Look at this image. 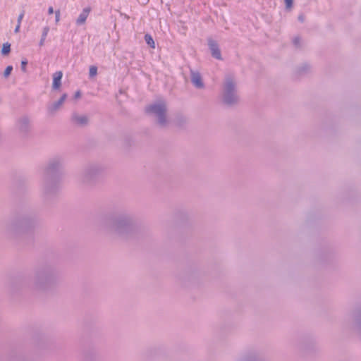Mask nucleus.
<instances>
[{
	"label": "nucleus",
	"instance_id": "obj_10",
	"mask_svg": "<svg viewBox=\"0 0 361 361\" xmlns=\"http://www.w3.org/2000/svg\"><path fill=\"white\" fill-rule=\"evenodd\" d=\"M75 121L80 124H83L87 122V118L85 117H75Z\"/></svg>",
	"mask_w": 361,
	"mask_h": 361
},
{
	"label": "nucleus",
	"instance_id": "obj_14",
	"mask_svg": "<svg viewBox=\"0 0 361 361\" xmlns=\"http://www.w3.org/2000/svg\"><path fill=\"white\" fill-rule=\"evenodd\" d=\"M45 39V29L43 30L42 34V38L39 42V45L42 46L44 43V40Z\"/></svg>",
	"mask_w": 361,
	"mask_h": 361
},
{
	"label": "nucleus",
	"instance_id": "obj_3",
	"mask_svg": "<svg viewBox=\"0 0 361 361\" xmlns=\"http://www.w3.org/2000/svg\"><path fill=\"white\" fill-rule=\"evenodd\" d=\"M90 12V8H85L83 9L82 12L80 14L78 18L76 20L77 24L82 25L85 23L86 21L89 13Z\"/></svg>",
	"mask_w": 361,
	"mask_h": 361
},
{
	"label": "nucleus",
	"instance_id": "obj_2",
	"mask_svg": "<svg viewBox=\"0 0 361 361\" xmlns=\"http://www.w3.org/2000/svg\"><path fill=\"white\" fill-rule=\"evenodd\" d=\"M63 76L61 71H57L53 75L52 87L54 89H59L61 86V80Z\"/></svg>",
	"mask_w": 361,
	"mask_h": 361
},
{
	"label": "nucleus",
	"instance_id": "obj_9",
	"mask_svg": "<svg viewBox=\"0 0 361 361\" xmlns=\"http://www.w3.org/2000/svg\"><path fill=\"white\" fill-rule=\"evenodd\" d=\"M12 70H13V67L11 66H7L4 73V77L7 78L11 74Z\"/></svg>",
	"mask_w": 361,
	"mask_h": 361
},
{
	"label": "nucleus",
	"instance_id": "obj_19",
	"mask_svg": "<svg viewBox=\"0 0 361 361\" xmlns=\"http://www.w3.org/2000/svg\"><path fill=\"white\" fill-rule=\"evenodd\" d=\"M227 88H228V90L230 91L231 90V84H228Z\"/></svg>",
	"mask_w": 361,
	"mask_h": 361
},
{
	"label": "nucleus",
	"instance_id": "obj_8",
	"mask_svg": "<svg viewBox=\"0 0 361 361\" xmlns=\"http://www.w3.org/2000/svg\"><path fill=\"white\" fill-rule=\"evenodd\" d=\"M97 68L94 66H90V77H94L97 75Z\"/></svg>",
	"mask_w": 361,
	"mask_h": 361
},
{
	"label": "nucleus",
	"instance_id": "obj_20",
	"mask_svg": "<svg viewBox=\"0 0 361 361\" xmlns=\"http://www.w3.org/2000/svg\"><path fill=\"white\" fill-rule=\"evenodd\" d=\"M75 97H80V93H79V92H77V93L75 94Z\"/></svg>",
	"mask_w": 361,
	"mask_h": 361
},
{
	"label": "nucleus",
	"instance_id": "obj_21",
	"mask_svg": "<svg viewBox=\"0 0 361 361\" xmlns=\"http://www.w3.org/2000/svg\"><path fill=\"white\" fill-rule=\"evenodd\" d=\"M300 20L301 21H302V20H303V18H302V17H300Z\"/></svg>",
	"mask_w": 361,
	"mask_h": 361
},
{
	"label": "nucleus",
	"instance_id": "obj_13",
	"mask_svg": "<svg viewBox=\"0 0 361 361\" xmlns=\"http://www.w3.org/2000/svg\"><path fill=\"white\" fill-rule=\"evenodd\" d=\"M27 64V61L26 60H23L21 62V69L23 71H25L26 66Z\"/></svg>",
	"mask_w": 361,
	"mask_h": 361
},
{
	"label": "nucleus",
	"instance_id": "obj_7",
	"mask_svg": "<svg viewBox=\"0 0 361 361\" xmlns=\"http://www.w3.org/2000/svg\"><path fill=\"white\" fill-rule=\"evenodd\" d=\"M145 39L149 45H150L152 48H154V42L149 35H146L145 36Z\"/></svg>",
	"mask_w": 361,
	"mask_h": 361
},
{
	"label": "nucleus",
	"instance_id": "obj_16",
	"mask_svg": "<svg viewBox=\"0 0 361 361\" xmlns=\"http://www.w3.org/2000/svg\"><path fill=\"white\" fill-rule=\"evenodd\" d=\"M66 98V94H63V95L61 97V99H60V100H59V104H58V106L61 105V104L65 101Z\"/></svg>",
	"mask_w": 361,
	"mask_h": 361
},
{
	"label": "nucleus",
	"instance_id": "obj_4",
	"mask_svg": "<svg viewBox=\"0 0 361 361\" xmlns=\"http://www.w3.org/2000/svg\"><path fill=\"white\" fill-rule=\"evenodd\" d=\"M209 47L212 51V56L218 59H221V52L217 44L214 42H209Z\"/></svg>",
	"mask_w": 361,
	"mask_h": 361
},
{
	"label": "nucleus",
	"instance_id": "obj_1",
	"mask_svg": "<svg viewBox=\"0 0 361 361\" xmlns=\"http://www.w3.org/2000/svg\"><path fill=\"white\" fill-rule=\"evenodd\" d=\"M166 108L164 104L152 105L147 108L148 112L154 113L160 116L165 112Z\"/></svg>",
	"mask_w": 361,
	"mask_h": 361
},
{
	"label": "nucleus",
	"instance_id": "obj_11",
	"mask_svg": "<svg viewBox=\"0 0 361 361\" xmlns=\"http://www.w3.org/2000/svg\"><path fill=\"white\" fill-rule=\"evenodd\" d=\"M24 16H25V11H23L20 13V15L18 16V20H17V24H18V25H21V22H22V20H23V18H24Z\"/></svg>",
	"mask_w": 361,
	"mask_h": 361
},
{
	"label": "nucleus",
	"instance_id": "obj_12",
	"mask_svg": "<svg viewBox=\"0 0 361 361\" xmlns=\"http://www.w3.org/2000/svg\"><path fill=\"white\" fill-rule=\"evenodd\" d=\"M60 20V11H56L55 12V16H54V20L56 23H58Z\"/></svg>",
	"mask_w": 361,
	"mask_h": 361
},
{
	"label": "nucleus",
	"instance_id": "obj_5",
	"mask_svg": "<svg viewBox=\"0 0 361 361\" xmlns=\"http://www.w3.org/2000/svg\"><path fill=\"white\" fill-rule=\"evenodd\" d=\"M192 81L193 84L197 87H202L203 86L201 76L198 73H192Z\"/></svg>",
	"mask_w": 361,
	"mask_h": 361
},
{
	"label": "nucleus",
	"instance_id": "obj_18",
	"mask_svg": "<svg viewBox=\"0 0 361 361\" xmlns=\"http://www.w3.org/2000/svg\"><path fill=\"white\" fill-rule=\"evenodd\" d=\"M53 13H54L53 8H52V7H50V8H49V13L50 15H52V14H53Z\"/></svg>",
	"mask_w": 361,
	"mask_h": 361
},
{
	"label": "nucleus",
	"instance_id": "obj_6",
	"mask_svg": "<svg viewBox=\"0 0 361 361\" xmlns=\"http://www.w3.org/2000/svg\"><path fill=\"white\" fill-rule=\"evenodd\" d=\"M11 51V45L8 43H5L3 45L1 52L4 55L8 54Z\"/></svg>",
	"mask_w": 361,
	"mask_h": 361
},
{
	"label": "nucleus",
	"instance_id": "obj_17",
	"mask_svg": "<svg viewBox=\"0 0 361 361\" xmlns=\"http://www.w3.org/2000/svg\"><path fill=\"white\" fill-rule=\"evenodd\" d=\"M20 25H18V24H17V25H16V28H15V30H14V32H15V33H18V32H19V31H20Z\"/></svg>",
	"mask_w": 361,
	"mask_h": 361
},
{
	"label": "nucleus",
	"instance_id": "obj_15",
	"mask_svg": "<svg viewBox=\"0 0 361 361\" xmlns=\"http://www.w3.org/2000/svg\"><path fill=\"white\" fill-rule=\"evenodd\" d=\"M286 7L290 8L293 5V0H285Z\"/></svg>",
	"mask_w": 361,
	"mask_h": 361
}]
</instances>
